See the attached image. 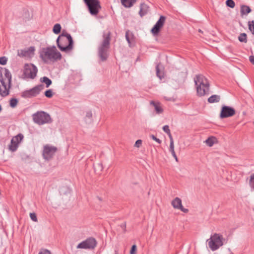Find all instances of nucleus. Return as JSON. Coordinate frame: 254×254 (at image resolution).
Segmentation results:
<instances>
[{"instance_id": "f257e3e1", "label": "nucleus", "mask_w": 254, "mask_h": 254, "mask_svg": "<svg viewBox=\"0 0 254 254\" xmlns=\"http://www.w3.org/2000/svg\"><path fill=\"white\" fill-rule=\"evenodd\" d=\"M39 57L43 62L46 64H53L61 61L62 59V54L55 46L41 49L39 51Z\"/></svg>"}, {"instance_id": "f03ea898", "label": "nucleus", "mask_w": 254, "mask_h": 254, "mask_svg": "<svg viewBox=\"0 0 254 254\" xmlns=\"http://www.w3.org/2000/svg\"><path fill=\"white\" fill-rule=\"evenodd\" d=\"M102 37L103 41L98 47V56L102 61H105L109 56L108 51L111 40V32H104Z\"/></svg>"}, {"instance_id": "7ed1b4c3", "label": "nucleus", "mask_w": 254, "mask_h": 254, "mask_svg": "<svg viewBox=\"0 0 254 254\" xmlns=\"http://www.w3.org/2000/svg\"><path fill=\"white\" fill-rule=\"evenodd\" d=\"M197 94L203 96L209 94V84L207 79L202 75H197L194 78Z\"/></svg>"}, {"instance_id": "20e7f679", "label": "nucleus", "mask_w": 254, "mask_h": 254, "mask_svg": "<svg viewBox=\"0 0 254 254\" xmlns=\"http://www.w3.org/2000/svg\"><path fill=\"white\" fill-rule=\"evenodd\" d=\"M67 38L64 37V34H61L57 39V44L59 49L65 53L70 52L73 49V41L70 35H67Z\"/></svg>"}, {"instance_id": "39448f33", "label": "nucleus", "mask_w": 254, "mask_h": 254, "mask_svg": "<svg viewBox=\"0 0 254 254\" xmlns=\"http://www.w3.org/2000/svg\"><path fill=\"white\" fill-rule=\"evenodd\" d=\"M33 121L39 125L50 123L52 122L50 116L44 111H39L34 114L32 116Z\"/></svg>"}, {"instance_id": "423d86ee", "label": "nucleus", "mask_w": 254, "mask_h": 254, "mask_svg": "<svg viewBox=\"0 0 254 254\" xmlns=\"http://www.w3.org/2000/svg\"><path fill=\"white\" fill-rule=\"evenodd\" d=\"M222 239L223 237L222 235L216 233L214 234L207 241L210 249L212 251L218 250L223 245Z\"/></svg>"}, {"instance_id": "0eeeda50", "label": "nucleus", "mask_w": 254, "mask_h": 254, "mask_svg": "<svg viewBox=\"0 0 254 254\" xmlns=\"http://www.w3.org/2000/svg\"><path fill=\"white\" fill-rule=\"evenodd\" d=\"M88 10L92 15H97L101 9L100 2L99 0H83Z\"/></svg>"}, {"instance_id": "6e6552de", "label": "nucleus", "mask_w": 254, "mask_h": 254, "mask_svg": "<svg viewBox=\"0 0 254 254\" xmlns=\"http://www.w3.org/2000/svg\"><path fill=\"white\" fill-rule=\"evenodd\" d=\"M44 89V85L40 84L36 85L33 88L24 91L21 96L24 98H30L37 96L41 91Z\"/></svg>"}, {"instance_id": "1a4fd4ad", "label": "nucleus", "mask_w": 254, "mask_h": 254, "mask_svg": "<svg viewBox=\"0 0 254 254\" xmlns=\"http://www.w3.org/2000/svg\"><path fill=\"white\" fill-rule=\"evenodd\" d=\"M38 69L32 64H26L24 65L23 74L28 78L34 79L37 75Z\"/></svg>"}, {"instance_id": "9d476101", "label": "nucleus", "mask_w": 254, "mask_h": 254, "mask_svg": "<svg viewBox=\"0 0 254 254\" xmlns=\"http://www.w3.org/2000/svg\"><path fill=\"white\" fill-rule=\"evenodd\" d=\"M57 151V148L55 146H52L49 145H45L42 153L44 159L47 161L51 160Z\"/></svg>"}, {"instance_id": "9b49d317", "label": "nucleus", "mask_w": 254, "mask_h": 254, "mask_svg": "<svg viewBox=\"0 0 254 254\" xmlns=\"http://www.w3.org/2000/svg\"><path fill=\"white\" fill-rule=\"evenodd\" d=\"M97 244L95 238L90 237L79 243L76 248L77 249H93L96 247Z\"/></svg>"}, {"instance_id": "f8f14e48", "label": "nucleus", "mask_w": 254, "mask_h": 254, "mask_svg": "<svg viewBox=\"0 0 254 254\" xmlns=\"http://www.w3.org/2000/svg\"><path fill=\"white\" fill-rule=\"evenodd\" d=\"M23 135L20 133L13 136L11 139L10 144L8 145V149L11 152H15L17 149L19 144L23 139Z\"/></svg>"}, {"instance_id": "ddd939ff", "label": "nucleus", "mask_w": 254, "mask_h": 254, "mask_svg": "<svg viewBox=\"0 0 254 254\" xmlns=\"http://www.w3.org/2000/svg\"><path fill=\"white\" fill-rule=\"evenodd\" d=\"M236 111L233 107L223 105L221 108L219 117L220 119H224L231 117L235 115Z\"/></svg>"}, {"instance_id": "4468645a", "label": "nucleus", "mask_w": 254, "mask_h": 254, "mask_svg": "<svg viewBox=\"0 0 254 254\" xmlns=\"http://www.w3.org/2000/svg\"><path fill=\"white\" fill-rule=\"evenodd\" d=\"M166 20V17L164 16H161L157 21L156 24L154 25L152 28L151 31L154 35H157L160 31L161 28L163 27L165 23Z\"/></svg>"}, {"instance_id": "2eb2a0df", "label": "nucleus", "mask_w": 254, "mask_h": 254, "mask_svg": "<svg viewBox=\"0 0 254 254\" xmlns=\"http://www.w3.org/2000/svg\"><path fill=\"white\" fill-rule=\"evenodd\" d=\"M10 87L11 84L8 83L7 86L4 80H0V95L2 97L8 95Z\"/></svg>"}, {"instance_id": "dca6fc26", "label": "nucleus", "mask_w": 254, "mask_h": 254, "mask_svg": "<svg viewBox=\"0 0 254 254\" xmlns=\"http://www.w3.org/2000/svg\"><path fill=\"white\" fill-rule=\"evenodd\" d=\"M3 74H4L5 78H7L8 83L11 84V74L9 71L5 68L0 67V80H4Z\"/></svg>"}, {"instance_id": "f3484780", "label": "nucleus", "mask_w": 254, "mask_h": 254, "mask_svg": "<svg viewBox=\"0 0 254 254\" xmlns=\"http://www.w3.org/2000/svg\"><path fill=\"white\" fill-rule=\"evenodd\" d=\"M150 104L154 107V110L157 114H161L163 113L164 110L160 102L151 101Z\"/></svg>"}, {"instance_id": "a211bd4d", "label": "nucleus", "mask_w": 254, "mask_h": 254, "mask_svg": "<svg viewBox=\"0 0 254 254\" xmlns=\"http://www.w3.org/2000/svg\"><path fill=\"white\" fill-rule=\"evenodd\" d=\"M148 10V6L144 3H141L140 5V10L139 11V15L141 17H142L144 15H146L147 13Z\"/></svg>"}, {"instance_id": "6ab92c4d", "label": "nucleus", "mask_w": 254, "mask_h": 254, "mask_svg": "<svg viewBox=\"0 0 254 254\" xmlns=\"http://www.w3.org/2000/svg\"><path fill=\"white\" fill-rule=\"evenodd\" d=\"M174 208L179 209L182 205V200L179 197H176L171 203Z\"/></svg>"}, {"instance_id": "aec40b11", "label": "nucleus", "mask_w": 254, "mask_h": 254, "mask_svg": "<svg viewBox=\"0 0 254 254\" xmlns=\"http://www.w3.org/2000/svg\"><path fill=\"white\" fill-rule=\"evenodd\" d=\"M123 5L125 7H131L136 2V0H121Z\"/></svg>"}, {"instance_id": "412c9836", "label": "nucleus", "mask_w": 254, "mask_h": 254, "mask_svg": "<svg viewBox=\"0 0 254 254\" xmlns=\"http://www.w3.org/2000/svg\"><path fill=\"white\" fill-rule=\"evenodd\" d=\"M126 39L127 41L129 46L130 47L131 44L134 41L133 36L131 33H130L128 30L126 31Z\"/></svg>"}, {"instance_id": "4be33fe9", "label": "nucleus", "mask_w": 254, "mask_h": 254, "mask_svg": "<svg viewBox=\"0 0 254 254\" xmlns=\"http://www.w3.org/2000/svg\"><path fill=\"white\" fill-rule=\"evenodd\" d=\"M252 11L251 8L247 5H243L241 7L240 12L242 15H246Z\"/></svg>"}, {"instance_id": "5701e85b", "label": "nucleus", "mask_w": 254, "mask_h": 254, "mask_svg": "<svg viewBox=\"0 0 254 254\" xmlns=\"http://www.w3.org/2000/svg\"><path fill=\"white\" fill-rule=\"evenodd\" d=\"M220 100V96L218 95H213L208 99V102L210 103L219 102Z\"/></svg>"}, {"instance_id": "b1692460", "label": "nucleus", "mask_w": 254, "mask_h": 254, "mask_svg": "<svg viewBox=\"0 0 254 254\" xmlns=\"http://www.w3.org/2000/svg\"><path fill=\"white\" fill-rule=\"evenodd\" d=\"M40 81L46 84V87H49L52 83V80L46 76H44L40 79Z\"/></svg>"}, {"instance_id": "393cba45", "label": "nucleus", "mask_w": 254, "mask_h": 254, "mask_svg": "<svg viewBox=\"0 0 254 254\" xmlns=\"http://www.w3.org/2000/svg\"><path fill=\"white\" fill-rule=\"evenodd\" d=\"M94 168L95 171L97 173H100L102 172L103 169V166L102 163H98L96 164H94Z\"/></svg>"}, {"instance_id": "a878e982", "label": "nucleus", "mask_w": 254, "mask_h": 254, "mask_svg": "<svg viewBox=\"0 0 254 254\" xmlns=\"http://www.w3.org/2000/svg\"><path fill=\"white\" fill-rule=\"evenodd\" d=\"M61 26L59 23H56L53 27V31L56 34H58L61 32Z\"/></svg>"}, {"instance_id": "bb28decb", "label": "nucleus", "mask_w": 254, "mask_h": 254, "mask_svg": "<svg viewBox=\"0 0 254 254\" xmlns=\"http://www.w3.org/2000/svg\"><path fill=\"white\" fill-rule=\"evenodd\" d=\"M238 39H239L240 42H244V43H246L247 42V34L246 33H241L239 35V36L238 37Z\"/></svg>"}, {"instance_id": "cd10ccee", "label": "nucleus", "mask_w": 254, "mask_h": 254, "mask_svg": "<svg viewBox=\"0 0 254 254\" xmlns=\"http://www.w3.org/2000/svg\"><path fill=\"white\" fill-rule=\"evenodd\" d=\"M249 29L254 35V20L249 21L248 23Z\"/></svg>"}, {"instance_id": "c85d7f7f", "label": "nucleus", "mask_w": 254, "mask_h": 254, "mask_svg": "<svg viewBox=\"0 0 254 254\" xmlns=\"http://www.w3.org/2000/svg\"><path fill=\"white\" fill-rule=\"evenodd\" d=\"M215 138L212 137H208L205 141L207 145L211 147L212 146L214 143V140Z\"/></svg>"}, {"instance_id": "c756f323", "label": "nucleus", "mask_w": 254, "mask_h": 254, "mask_svg": "<svg viewBox=\"0 0 254 254\" xmlns=\"http://www.w3.org/2000/svg\"><path fill=\"white\" fill-rule=\"evenodd\" d=\"M156 75L160 79H161L162 78H163L164 77V74L160 71L158 64L156 66Z\"/></svg>"}, {"instance_id": "7c9ffc66", "label": "nucleus", "mask_w": 254, "mask_h": 254, "mask_svg": "<svg viewBox=\"0 0 254 254\" xmlns=\"http://www.w3.org/2000/svg\"><path fill=\"white\" fill-rule=\"evenodd\" d=\"M18 103V100L16 98H11L10 100V106L11 108H14Z\"/></svg>"}, {"instance_id": "2f4dec72", "label": "nucleus", "mask_w": 254, "mask_h": 254, "mask_svg": "<svg viewBox=\"0 0 254 254\" xmlns=\"http://www.w3.org/2000/svg\"><path fill=\"white\" fill-rule=\"evenodd\" d=\"M226 4L227 6L231 8H234L235 6V3L233 0H227Z\"/></svg>"}, {"instance_id": "473e14b6", "label": "nucleus", "mask_w": 254, "mask_h": 254, "mask_svg": "<svg viewBox=\"0 0 254 254\" xmlns=\"http://www.w3.org/2000/svg\"><path fill=\"white\" fill-rule=\"evenodd\" d=\"M44 95L47 98H51L53 96V93L52 89H49L46 90L45 93Z\"/></svg>"}, {"instance_id": "72a5a7b5", "label": "nucleus", "mask_w": 254, "mask_h": 254, "mask_svg": "<svg viewBox=\"0 0 254 254\" xmlns=\"http://www.w3.org/2000/svg\"><path fill=\"white\" fill-rule=\"evenodd\" d=\"M87 119H89V122H91L92 120V114L91 111L87 112L86 114V121L87 122Z\"/></svg>"}, {"instance_id": "f704fd0d", "label": "nucleus", "mask_w": 254, "mask_h": 254, "mask_svg": "<svg viewBox=\"0 0 254 254\" xmlns=\"http://www.w3.org/2000/svg\"><path fill=\"white\" fill-rule=\"evenodd\" d=\"M28 52L26 50H21L20 52H18V55L20 57H26L28 55Z\"/></svg>"}, {"instance_id": "c9c22d12", "label": "nucleus", "mask_w": 254, "mask_h": 254, "mask_svg": "<svg viewBox=\"0 0 254 254\" xmlns=\"http://www.w3.org/2000/svg\"><path fill=\"white\" fill-rule=\"evenodd\" d=\"M250 185L251 188L254 189V174H252L251 176V178L250 180Z\"/></svg>"}, {"instance_id": "e433bc0d", "label": "nucleus", "mask_w": 254, "mask_h": 254, "mask_svg": "<svg viewBox=\"0 0 254 254\" xmlns=\"http://www.w3.org/2000/svg\"><path fill=\"white\" fill-rule=\"evenodd\" d=\"M7 58L5 57H2L0 58V64L1 65H5L7 63Z\"/></svg>"}, {"instance_id": "4c0bfd02", "label": "nucleus", "mask_w": 254, "mask_h": 254, "mask_svg": "<svg viewBox=\"0 0 254 254\" xmlns=\"http://www.w3.org/2000/svg\"><path fill=\"white\" fill-rule=\"evenodd\" d=\"M150 138H152L153 140H154V141H155L156 142H157L158 144H161V143L162 141H161L160 139H159V138H157V137H156L154 135H153V134H151V135H150Z\"/></svg>"}, {"instance_id": "58836bf2", "label": "nucleus", "mask_w": 254, "mask_h": 254, "mask_svg": "<svg viewBox=\"0 0 254 254\" xmlns=\"http://www.w3.org/2000/svg\"><path fill=\"white\" fill-rule=\"evenodd\" d=\"M30 217L32 220H33L34 222H37L38 220L37 218L36 215L35 213H30Z\"/></svg>"}, {"instance_id": "ea45409f", "label": "nucleus", "mask_w": 254, "mask_h": 254, "mask_svg": "<svg viewBox=\"0 0 254 254\" xmlns=\"http://www.w3.org/2000/svg\"><path fill=\"white\" fill-rule=\"evenodd\" d=\"M136 249L135 245H132L130 251V254H136Z\"/></svg>"}, {"instance_id": "a19ab883", "label": "nucleus", "mask_w": 254, "mask_h": 254, "mask_svg": "<svg viewBox=\"0 0 254 254\" xmlns=\"http://www.w3.org/2000/svg\"><path fill=\"white\" fill-rule=\"evenodd\" d=\"M169 150L171 152L172 155L174 154H175V150H174V143H172L171 144H170Z\"/></svg>"}, {"instance_id": "79ce46f5", "label": "nucleus", "mask_w": 254, "mask_h": 254, "mask_svg": "<svg viewBox=\"0 0 254 254\" xmlns=\"http://www.w3.org/2000/svg\"><path fill=\"white\" fill-rule=\"evenodd\" d=\"M141 144H142V140L141 139H138L136 141V142L134 144V146L136 147L139 148L141 145Z\"/></svg>"}, {"instance_id": "37998d69", "label": "nucleus", "mask_w": 254, "mask_h": 254, "mask_svg": "<svg viewBox=\"0 0 254 254\" xmlns=\"http://www.w3.org/2000/svg\"><path fill=\"white\" fill-rule=\"evenodd\" d=\"M163 131L166 132V133H169L170 132V130L169 129V127L168 125H165L163 126L162 128Z\"/></svg>"}, {"instance_id": "c03bdc74", "label": "nucleus", "mask_w": 254, "mask_h": 254, "mask_svg": "<svg viewBox=\"0 0 254 254\" xmlns=\"http://www.w3.org/2000/svg\"><path fill=\"white\" fill-rule=\"evenodd\" d=\"M39 254H51L50 251L48 250H43L42 251L39 252Z\"/></svg>"}, {"instance_id": "a18cd8bd", "label": "nucleus", "mask_w": 254, "mask_h": 254, "mask_svg": "<svg viewBox=\"0 0 254 254\" xmlns=\"http://www.w3.org/2000/svg\"><path fill=\"white\" fill-rule=\"evenodd\" d=\"M120 227L123 229L124 232H126V223L124 222L122 224H121Z\"/></svg>"}, {"instance_id": "49530a36", "label": "nucleus", "mask_w": 254, "mask_h": 254, "mask_svg": "<svg viewBox=\"0 0 254 254\" xmlns=\"http://www.w3.org/2000/svg\"><path fill=\"white\" fill-rule=\"evenodd\" d=\"M167 134L169 136V139L170 140V144H171L172 143H174L173 138V137H172V134L171 133V131L169 132V133H168Z\"/></svg>"}, {"instance_id": "de8ad7c7", "label": "nucleus", "mask_w": 254, "mask_h": 254, "mask_svg": "<svg viewBox=\"0 0 254 254\" xmlns=\"http://www.w3.org/2000/svg\"><path fill=\"white\" fill-rule=\"evenodd\" d=\"M167 134L169 136V139L170 140V144H171L172 143H174L173 138V137H172V134L171 133V131L169 132V133H168Z\"/></svg>"}, {"instance_id": "09e8293b", "label": "nucleus", "mask_w": 254, "mask_h": 254, "mask_svg": "<svg viewBox=\"0 0 254 254\" xmlns=\"http://www.w3.org/2000/svg\"><path fill=\"white\" fill-rule=\"evenodd\" d=\"M249 60L250 62L254 65V56H251L249 57Z\"/></svg>"}, {"instance_id": "8fccbe9b", "label": "nucleus", "mask_w": 254, "mask_h": 254, "mask_svg": "<svg viewBox=\"0 0 254 254\" xmlns=\"http://www.w3.org/2000/svg\"><path fill=\"white\" fill-rule=\"evenodd\" d=\"M179 209H180L182 211L185 213H187L189 211L188 209L184 208L183 205H182V207Z\"/></svg>"}, {"instance_id": "3c124183", "label": "nucleus", "mask_w": 254, "mask_h": 254, "mask_svg": "<svg viewBox=\"0 0 254 254\" xmlns=\"http://www.w3.org/2000/svg\"><path fill=\"white\" fill-rule=\"evenodd\" d=\"M61 34H64V37H66V38H67V35H70L69 34L67 33L65 30H63Z\"/></svg>"}, {"instance_id": "603ef678", "label": "nucleus", "mask_w": 254, "mask_h": 254, "mask_svg": "<svg viewBox=\"0 0 254 254\" xmlns=\"http://www.w3.org/2000/svg\"><path fill=\"white\" fill-rule=\"evenodd\" d=\"M172 156H173L174 157V158L175 159L176 161L177 162H178V159L177 156V155H176V153H175V155H174V154H172Z\"/></svg>"}, {"instance_id": "864d4df0", "label": "nucleus", "mask_w": 254, "mask_h": 254, "mask_svg": "<svg viewBox=\"0 0 254 254\" xmlns=\"http://www.w3.org/2000/svg\"><path fill=\"white\" fill-rule=\"evenodd\" d=\"M172 156H173L174 157V158L175 159L176 161L177 162H178V159L177 156V155H176V153H175V155H174V154H172Z\"/></svg>"}, {"instance_id": "5fc2aeb1", "label": "nucleus", "mask_w": 254, "mask_h": 254, "mask_svg": "<svg viewBox=\"0 0 254 254\" xmlns=\"http://www.w3.org/2000/svg\"><path fill=\"white\" fill-rule=\"evenodd\" d=\"M119 254L118 251L117 250L115 251V254Z\"/></svg>"}, {"instance_id": "6e6d98bb", "label": "nucleus", "mask_w": 254, "mask_h": 254, "mask_svg": "<svg viewBox=\"0 0 254 254\" xmlns=\"http://www.w3.org/2000/svg\"><path fill=\"white\" fill-rule=\"evenodd\" d=\"M2 110V107H1V106L0 105V112Z\"/></svg>"}, {"instance_id": "4d7b16f0", "label": "nucleus", "mask_w": 254, "mask_h": 254, "mask_svg": "<svg viewBox=\"0 0 254 254\" xmlns=\"http://www.w3.org/2000/svg\"><path fill=\"white\" fill-rule=\"evenodd\" d=\"M30 49H32L33 51L34 50L33 47H30Z\"/></svg>"}, {"instance_id": "13d9d810", "label": "nucleus", "mask_w": 254, "mask_h": 254, "mask_svg": "<svg viewBox=\"0 0 254 254\" xmlns=\"http://www.w3.org/2000/svg\"><path fill=\"white\" fill-rule=\"evenodd\" d=\"M254 211V208L253 209Z\"/></svg>"}]
</instances>
